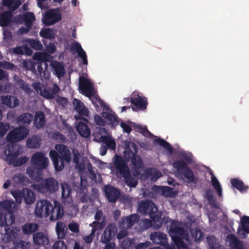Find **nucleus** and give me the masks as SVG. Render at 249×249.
Segmentation results:
<instances>
[{
    "label": "nucleus",
    "mask_w": 249,
    "mask_h": 249,
    "mask_svg": "<svg viewBox=\"0 0 249 249\" xmlns=\"http://www.w3.org/2000/svg\"><path fill=\"white\" fill-rule=\"evenodd\" d=\"M94 118L96 124L100 126H104L105 125L106 121L100 115L96 114L94 116Z\"/></svg>",
    "instance_id": "60"
},
{
    "label": "nucleus",
    "mask_w": 249,
    "mask_h": 249,
    "mask_svg": "<svg viewBox=\"0 0 249 249\" xmlns=\"http://www.w3.org/2000/svg\"><path fill=\"white\" fill-rule=\"evenodd\" d=\"M54 205H52L50 209V220L55 221L61 219L64 215V212L63 206L57 201L54 200Z\"/></svg>",
    "instance_id": "14"
},
{
    "label": "nucleus",
    "mask_w": 249,
    "mask_h": 249,
    "mask_svg": "<svg viewBox=\"0 0 249 249\" xmlns=\"http://www.w3.org/2000/svg\"><path fill=\"white\" fill-rule=\"evenodd\" d=\"M190 232L192 237L195 238L196 240H200L202 236L201 231L197 228L195 229H191Z\"/></svg>",
    "instance_id": "54"
},
{
    "label": "nucleus",
    "mask_w": 249,
    "mask_h": 249,
    "mask_svg": "<svg viewBox=\"0 0 249 249\" xmlns=\"http://www.w3.org/2000/svg\"><path fill=\"white\" fill-rule=\"evenodd\" d=\"M173 166L176 169L177 173L181 179L188 183L196 184L198 178L196 177L193 171L182 160H177L173 162Z\"/></svg>",
    "instance_id": "4"
},
{
    "label": "nucleus",
    "mask_w": 249,
    "mask_h": 249,
    "mask_svg": "<svg viewBox=\"0 0 249 249\" xmlns=\"http://www.w3.org/2000/svg\"><path fill=\"white\" fill-rule=\"evenodd\" d=\"M46 123L44 113L41 111L35 113L34 120V125L38 129L43 127Z\"/></svg>",
    "instance_id": "24"
},
{
    "label": "nucleus",
    "mask_w": 249,
    "mask_h": 249,
    "mask_svg": "<svg viewBox=\"0 0 249 249\" xmlns=\"http://www.w3.org/2000/svg\"><path fill=\"white\" fill-rule=\"evenodd\" d=\"M207 242L211 249H219L220 245L214 236H209L207 237Z\"/></svg>",
    "instance_id": "46"
},
{
    "label": "nucleus",
    "mask_w": 249,
    "mask_h": 249,
    "mask_svg": "<svg viewBox=\"0 0 249 249\" xmlns=\"http://www.w3.org/2000/svg\"><path fill=\"white\" fill-rule=\"evenodd\" d=\"M141 134L145 137L149 139H152L154 137H156L152 134L148 129L146 125H141Z\"/></svg>",
    "instance_id": "53"
},
{
    "label": "nucleus",
    "mask_w": 249,
    "mask_h": 249,
    "mask_svg": "<svg viewBox=\"0 0 249 249\" xmlns=\"http://www.w3.org/2000/svg\"><path fill=\"white\" fill-rule=\"evenodd\" d=\"M33 188L41 193H53L58 189V182L53 178H48L32 185Z\"/></svg>",
    "instance_id": "6"
},
{
    "label": "nucleus",
    "mask_w": 249,
    "mask_h": 249,
    "mask_svg": "<svg viewBox=\"0 0 249 249\" xmlns=\"http://www.w3.org/2000/svg\"><path fill=\"white\" fill-rule=\"evenodd\" d=\"M66 226L65 223L61 221H58L56 225V231L58 239H63L66 235Z\"/></svg>",
    "instance_id": "35"
},
{
    "label": "nucleus",
    "mask_w": 249,
    "mask_h": 249,
    "mask_svg": "<svg viewBox=\"0 0 249 249\" xmlns=\"http://www.w3.org/2000/svg\"><path fill=\"white\" fill-rule=\"evenodd\" d=\"M102 116L105 119L106 123L112 127L115 128L119 124V118L112 110H111V112L103 111Z\"/></svg>",
    "instance_id": "16"
},
{
    "label": "nucleus",
    "mask_w": 249,
    "mask_h": 249,
    "mask_svg": "<svg viewBox=\"0 0 249 249\" xmlns=\"http://www.w3.org/2000/svg\"><path fill=\"white\" fill-rule=\"evenodd\" d=\"M0 101L2 104L9 108H14L19 104V100L17 97L11 95L2 96Z\"/></svg>",
    "instance_id": "22"
},
{
    "label": "nucleus",
    "mask_w": 249,
    "mask_h": 249,
    "mask_svg": "<svg viewBox=\"0 0 249 249\" xmlns=\"http://www.w3.org/2000/svg\"><path fill=\"white\" fill-rule=\"evenodd\" d=\"M146 174L148 177L150 178V179L154 182L161 176V172L156 169H147L146 171Z\"/></svg>",
    "instance_id": "41"
},
{
    "label": "nucleus",
    "mask_w": 249,
    "mask_h": 249,
    "mask_svg": "<svg viewBox=\"0 0 249 249\" xmlns=\"http://www.w3.org/2000/svg\"><path fill=\"white\" fill-rule=\"evenodd\" d=\"M104 225V222L102 221L101 222H99L97 221H93L91 224H89L90 227H92V229H95V231L97 229H101L103 228Z\"/></svg>",
    "instance_id": "59"
},
{
    "label": "nucleus",
    "mask_w": 249,
    "mask_h": 249,
    "mask_svg": "<svg viewBox=\"0 0 249 249\" xmlns=\"http://www.w3.org/2000/svg\"><path fill=\"white\" fill-rule=\"evenodd\" d=\"M31 161L35 166L34 167L38 169H45L49 164V160L45 157L43 152H39L35 153L32 157Z\"/></svg>",
    "instance_id": "10"
},
{
    "label": "nucleus",
    "mask_w": 249,
    "mask_h": 249,
    "mask_svg": "<svg viewBox=\"0 0 249 249\" xmlns=\"http://www.w3.org/2000/svg\"><path fill=\"white\" fill-rule=\"evenodd\" d=\"M31 244L29 242L21 240L15 244V249H29Z\"/></svg>",
    "instance_id": "49"
},
{
    "label": "nucleus",
    "mask_w": 249,
    "mask_h": 249,
    "mask_svg": "<svg viewBox=\"0 0 249 249\" xmlns=\"http://www.w3.org/2000/svg\"><path fill=\"white\" fill-rule=\"evenodd\" d=\"M21 20L26 27H32L33 21L35 19L33 13L28 12L23 14L20 17Z\"/></svg>",
    "instance_id": "30"
},
{
    "label": "nucleus",
    "mask_w": 249,
    "mask_h": 249,
    "mask_svg": "<svg viewBox=\"0 0 249 249\" xmlns=\"http://www.w3.org/2000/svg\"><path fill=\"white\" fill-rule=\"evenodd\" d=\"M12 52L16 55H22L23 54V46H17L12 49Z\"/></svg>",
    "instance_id": "64"
},
{
    "label": "nucleus",
    "mask_w": 249,
    "mask_h": 249,
    "mask_svg": "<svg viewBox=\"0 0 249 249\" xmlns=\"http://www.w3.org/2000/svg\"><path fill=\"white\" fill-rule=\"evenodd\" d=\"M141 208H144L148 211L149 216L153 221H159L160 217L158 215L157 206L151 200L141 201Z\"/></svg>",
    "instance_id": "12"
},
{
    "label": "nucleus",
    "mask_w": 249,
    "mask_h": 249,
    "mask_svg": "<svg viewBox=\"0 0 249 249\" xmlns=\"http://www.w3.org/2000/svg\"><path fill=\"white\" fill-rule=\"evenodd\" d=\"M52 204L47 199H41L36 204L35 214L38 218L47 217L50 214Z\"/></svg>",
    "instance_id": "7"
},
{
    "label": "nucleus",
    "mask_w": 249,
    "mask_h": 249,
    "mask_svg": "<svg viewBox=\"0 0 249 249\" xmlns=\"http://www.w3.org/2000/svg\"><path fill=\"white\" fill-rule=\"evenodd\" d=\"M62 188V198L66 199L69 197L71 193V187L66 183L61 184Z\"/></svg>",
    "instance_id": "45"
},
{
    "label": "nucleus",
    "mask_w": 249,
    "mask_h": 249,
    "mask_svg": "<svg viewBox=\"0 0 249 249\" xmlns=\"http://www.w3.org/2000/svg\"><path fill=\"white\" fill-rule=\"evenodd\" d=\"M73 104L75 106V110L80 115L87 116L89 114L88 109L84 105L83 103L79 100L75 99L73 100Z\"/></svg>",
    "instance_id": "29"
},
{
    "label": "nucleus",
    "mask_w": 249,
    "mask_h": 249,
    "mask_svg": "<svg viewBox=\"0 0 249 249\" xmlns=\"http://www.w3.org/2000/svg\"><path fill=\"white\" fill-rule=\"evenodd\" d=\"M26 144L27 147L31 148H36L39 146L40 143L37 138L33 137L27 140Z\"/></svg>",
    "instance_id": "48"
},
{
    "label": "nucleus",
    "mask_w": 249,
    "mask_h": 249,
    "mask_svg": "<svg viewBox=\"0 0 249 249\" xmlns=\"http://www.w3.org/2000/svg\"><path fill=\"white\" fill-rule=\"evenodd\" d=\"M55 149L52 150L49 155L53 162L55 170L57 171H62L64 168V161L69 163L71 161V153L68 147L62 144H56Z\"/></svg>",
    "instance_id": "2"
},
{
    "label": "nucleus",
    "mask_w": 249,
    "mask_h": 249,
    "mask_svg": "<svg viewBox=\"0 0 249 249\" xmlns=\"http://www.w3.org/2000/svg\"><path fill=\"white\" fill-rule=\"evenodd\" d=\"M117 231V226L114 223H110L105 229L101 237V242L106 244L104 249H118L115 243L111 242L115 239Z\"/></svg>",
    "instance_id": "5"
},
{
    "label": "nucleus",
    "mask_w": 249,
    "mask_h": 249,
    "mask_svg": "<svg viewBox=\"0 0 249 249\" xmlns=\"http://www.w3.org/2000/svg\"><path fill=\"white\" fill-rule=\"evenodd\" d=\"M39 225L36 223L27 222L21 227L22 233L25 235L29 236L36 232L38 230Z\"/></svg>",
    "instance_id": "19"
},
{
    "label": "nucleus",
    "mask_w": 249,
    "mask_h": 249,
    "mask_svg": "<svg viewBox=\"0 0 249 249\" xmlns=\"http://www.w3.org/2000/svg\"><path fill=\"white\" fill-rule=\"evenodd\" d=\"M41 170L36 167H29L27 169L26 173L32 179L38 183L43 179L42 178Z\"/></svg>",
    "instance_id": "25"
},
{
    "label": "nucleus",
    "mask_w": 249,
    "mask_h": 249,
    "mask_svg": "<svg viewBox=\"0 0 249 249\" xmlns=\"http://www.w3.org/2000/svg\"><path fill=\"white\" fill-rule=\"evenodd\" d=\"M33 241L35 245L45 246L49 244L48 237L42 232H36L33 234Z\"/></svg>",
    "instance_id": "18"
},
{
    "label": "nucleus",
    "mask_w": 249,
    "mask_h": 249,
    "mask_svg": "<svg viewBox=\"0 0 249 249\" xmlns=\"http://www.w3.org/2000/svg\"><path fill=\"white\" fill-rule=\"evenodd\" d=\"M150 239L156 244L165 246L167 243L168 238L166 234L155 231L151 233Z\"/></svg>",
    "instance_id": "17"
},
{
    "label": "nucleus",
    "mask_w": 249,
    "mask_h": 249,
    "mask_svg": "<svg viewBox=\"0 0 249 249\" xmlns=\"http://www.w3.org/2000/svg\"><path fill=\"white\" fill-rule=\"evenodd\" d=\"M230 182L231 185L240 192H246L249 188L248 186L245 185L244 182L241 180L237 178H232L231 179Z\"/></svg>",
    "instance_id": "32"
},
{
    "label": "nucleus",
    "mask_w": 249,
    "mask_h": 249,
    "mask_svg": "<svg viewBox=\"0 0 249 249\" xmlns=\"http://www.w3.org/2000/svg\"><path fill=\"white\" fill-rule=\"evenodd\" d=\"M173 189L171 187H162L161 195L165 196H170L173 193Z\"/></svg>",
    "instance_id": "56"
},
{
    "label": "nucleus",
    "mask_w": 249,
    "mask_h": 249,
    "mask_svg": "<svg viewBox=\"0 0 249 249\" xmlns=\"http://www.w3.org/2000/svg\"><path fill=\"white\" fill-rule=\"evenodd\" d=\"M141 148L145 150L151 151L153 149V145L149 142H141Z\"/></svg>",
    "instance_id": "62"
},
{
    "label": "nucleus",
    "mask_w": 249,
    "mask_h": 249,
    "mask_svg": "<svg viewBox=\"0 0 249 249\" xmlns=\"http://www.w3.org/2000/svg\"><path fill=\"white\" fill-rule=\"evenodd\" d=\"M211 175V182L212 186L213 187L214 189L216 190L217 194L218 196L221 197L222 196V187L218 181L217 178L215 177V176L213 174V173H210Z\"/></svg>",
    "instance_id": "38"
},
{
    "label": "nucleus",
    "mask_w": 249,
    "mask_h": 249,
    "mask_svg": "<svg viewBox=\"0 0 249 249\" xmlns=\"http://www.w3.org/2000/svg\"><path fill=\"white\" fill-rule=\"evenodd\" d=\"M76 129L79 134L84 138H88L90 135V130L88 125L80 122L77 124Z\"/></svg>",
    "instance_id": "28"
},
{
    "label": "nucleus",
    "mask_w": 249,
    "mask_h": 249,
    "mask_svg": "<svg viewBox=\"0 0 249 249\" xmlns=\"http://www.w3.org/2000/svg\"><path fill=\"white\" fill-rule=\"evenodd\" d=\"M12 18V11L10 10L5 11L0 14V26L6 27L10 25Z\"/></svg>",
    "instance_id": "27"
},
{
    "label": "nucleus",
    "mask_w": 249,
    "mask_h": 249,
    "mask_svg": "<svg viewBox=\"0 0 249 249\" xmlns=\"http://www.w3.org/2000/svg\"><path fill=\"white\" fill-rule=\"evenodd\" d=\"M138 148L134 143L128 145L124 151V160L119 155H115L113 159V164L116 175H120L124 178L125 183L130 187H135L138 182L132 178L126 161H130L134 169V174L140 175V157L137 155Z\"/></svg>",
    "instance_id": "1"
},
{
    "label": "nucleus",
    "mask_w": 249,
    "mask_h": 249,
    "mask_svg": "<svg viewBox=\"0 0 249 249\" xmlns=\"http://www.w3.org/2000/svg\"><path fill=\"white\" fill-rule=\"evenodd\" d=\"M53 249H68L64 241L59 240L56 241L53 246Z\"/></svg>",
    "instance_id": "55"
},
{
    "label": "nucleus",
    "mask_w": 249,
    "mask_h": 249,
    "mask_svg": "<svg viewBox=\"0 0 249 249\" xmlns=\"http://www.w3.org/2000/svg\"><path fill=\"white\" fill-rule=\"evenodd\" d=\"M15 220L14 212L4 213L3 212L0 211V227L11 225L14 223Z\"/></svg>",
    "instance_id": "21"
},
{
    "label": "nucleus",
    "mask_w": 249,
    "mask_h": 249,
    "mask_svg": "<svg viewBox=\"0 0 249 249\" xmlns=\"http://www.w3.org/2000/svg\"><path fill=\"white\" fill-rule=\"evenodd\" d=\"M95 230L92 229L91 233L89 235L83 237V239L87 244L91 243L95 236Z\"/></svg>",
    "instance_id": "57"
},
{
    "label": "nucleus",
    "mask_w": 249,
    "mask_h": 249,
    "mask_svg": "<svg viewBox=\"0 0 249 249\" xmlns=\"http://www.w3.org/2000/svg\"><path fill=\"white\" fill-rule=\"evenodd\" d=\"M139 220L138 214H132L122 218L119 222L120 229H129L132 227Z\"/></svg>",
    "instance_id": "13"
},
{
    "label": "nucleus",
    "mask_w": 249,
    "mask_h": 249,
    "mask_svg": "<svg viewBox=\"0 0 249 249\" xmlns=\"http://www.w3.org/2000/svg\"><path fill=\"white\" fill-rule=\"evenodd\" d=\"M206 196L207 199L209 201V204L213 207L215 208H218V204L216 201V198L213 196V192L209 189L206 192Z\"/></svg>",
    "instance_id": "40"
},
{
    "label": "nucleus",
    "mask_w": 249,
    "mask_h": 249,
    "mask_svg": "<svg viewBox=\"0 0 249 249\" xmlns=\"http://www.w3.org/2000/svg\"><path fill=\"white\" fill-rule=\"evenodd\" d=\"M19 154V150L18 149L14 151H12L11 149H9L8 150V154L7 155L6 158L8 163L14 165Z\"/></svg>",
    "instance_id": "37"
},
{
    "label": "nucleus",
    "mask_w": 249,
    "mask_h": 249,
    "mask_svg": "<svg viewBox=\"0 0 249 249\" xmlns=\"http://www.w3.org/2000/svg\"><path fill=\"white\" fill-rule=\"evenodd\" d=\"M33 119V115L29 113H24L17 118V122L20 124L28 125Z\"/></svg>",
    "instance_id": "33"
},
{
    "label": "nucleus",
    "mask_w": 249,
    "mask_h": 249,
    "mask_svg": "<svg viewBox=\"0 0 249 249\" xmlns=\"http://www.w3.org/2000/svg\"><path fill=\"white\" fill-rule=\"evenodd\" d=\"M24 198L26 203L31 204L34 203L36 199L35 194L30 189H26L23 191Z\"/></svg>",
    "instance_id": "34"
},
{
    "label": "nucleus",
    "mask_w": 249,
    "mask_h": 249,
    "mask_svg": "<svg viewBox=\"0 0 249 249\" xmlns=\"http://www.w3.org/2000/svg\"><path fill=\"white\" fill-rule=\"evenodd\" d=\"M61 15L56 9L48 10L42 18V22L46 26L53 25L61 20Z\"/></svg>",
    "instance_id": "9"
},
{
    "label": "nucleus",
    "mask_w": 249,
    "mask_h": 249,
    "mask_svg": "<svg viewBox=\"0 0 249 249\" xmlns=\"http://www.w3.org/2000/svg\"><path fill=\"white\" fill-rule=\"evenodd\" d=\"M59 90V87L56 84H54L52 88L44 89L42 95L47 99H53Z\"/></svg>",
    "instance_id": "26"
},
{
    "label": "nucleus",
    "mask_w": 249,
    "mask_h": 249,
    "mask_svg": "<svg viewBox=\"0 0 249 249\" xmlns=\"http://www.w3.org/2000/svg\"><path fill=\"white\" fill-rule=\"evenodd\" d=\"M18 86L22 90H24L27 92H30L31 91V88L30 86L23 80L19 79L18 80L17 82Z\"/></svg>",
    "instance_id": "52"
},
{
    "label": "nucleus",
    "mask_w": 249,
    "mask_h": 249,
    "mask_svg": "<svg viewBox=\"0 0 249 249\" xmlns=\"http://www.w3.org/2000/svg\"><path fill=\"white\" fill-rule=\"evenodd\" d=\"M53 136L55 139L59 140L62 142H66L67 138L64 135L59 132L54 133Z\"/></svg>",
    "instance_id": "61"
},
{
    "label": "nucleus",
    "mask_w": 249,
    "mask_h": 249,
    "mask_svg": "<svg viewBox=\"0 0 249 249\" xmlns=\"http://www.w3.org/2000/svg\"><path fill=\"white\" fill-rule=\"evenodd\" d=\"M27 43L31 48L35 50H42V45L37 39H29L27 40Z\"/></svg>",
    "instance_id": "43"
},
{
    "label": "nucleus",
    "mask_w": 249,
    "mask_h": 249,
    "mask_svg": "<svg viewBox=\"0 0 249 249\" xmlns=\"http://www.w3.org/2000/svg\"><path fill=\"white\" fill-rule=\"evenodd\" d=\"M153 142L154 144L162 146L170 153L171 154L173 152V149L171 144L165 140L160 138H158L155 139Z\"/></svg>",
    "instance_id": "31"
},
{
    "label": "nucleus",
    "mask_w": 249,
    "mask_h": 249,
    "mask_svg": "<svg viewBox=\"0 0 249 249\" xmlns=\"http://www.w3.org/2000/svg\"><path fill=\"white\" fill-rule=\"evenodd\" d=\"M169 234L175 245L178 249H184L186 245L183 240L188 241L189 236L188 231L181 226V222L171 219Z\"/></svg>",
    "instance_id": "3"
},
{
    "label": "nucleus",
    "mask_w": 249,
    "mask_h": 249,
    "mask_svg": "<svg viewBox=\"0 0 249 249\" xmlns=\"http://www.w3.org/2000/svg\"><path fill=\"white\" fill-rule=\"evenodd\" d=\"M10 128V124L8 123L0 122V138L3 137Z\"/></svg>",
    "instance_id": "51"
},
{
    "label": "nucleus",
    "mask_w": 249,
    "mask_h": 249,
    "mask_svg": "<svg viewBox=\"0 0 249 249\" xmlns=\"http://www.w3.org/2000/svg\"><path fill=\"white\" fill-rule=\"evenodd\" d=\"M39 35L43 38L47 39H53L54 37L53 31L49 28L41 29L39 33Z\"/></svg>",
    "instance_id": "44"
},
{
    "label": "nucleus",
    "mask_w": 249,
    "mask_h": 249,
    "mask_svg": "<svg viewBox=\"0 0 249 249\" xmlns=\"http://www.w3.org/2000/svg\"><path fill=\"white\" fill-rule=\"evenodd\" d=\"M79 89L80 93L88 97L93 96L94 92L90 81L84 77H80Z\"/></svg>",
    "instance_id": "11"
},
{
    "label": "nucleus",
    "mask_w": 249,
    "mask_h": 249,
    "mask_svg": "<svg viewBox=\"0 0 249 249\" xmlns=\"http://www.w3.org/2000/svg\"><path fill=\"white\" fill-rule=\"evenodd\" d=\"M69 229L72 232L74 233H78L79 232V226L76 222H71L69 224Z\"/></svg>",
    "instance_id": "58"
},
{
    "label": "nucleus",
    "mask_w": 249,
    "mask_h": 249,
    "mask_svg": "<svg viewBox=\"0 0 249 249\" xmlns=\"http://www.w3.org/2000/svg\"><path fill=\"white\" fill-rule=\"evenodd\" d=\"M17 208V205L13 200H5L0 202V211L4 213L14 212Z\"/></svg>",
    "instance_id": "20"
},
{
    "label": "nucleus",
    "mask_w": 249,
    "mask_h": 249,
    "mask_svg": "<svg viewBox=\"0 0 249 249\" xmlns=\"http://www.w3.org/2000/svg\"><path fill=\"white\" fill-rule=\"evenodd\" d=\"M27 161V158L24 156L20 157L18 159H17L16 161L15 162L14 166H20L24 163H25Z\"/></svg>",
    "instance_id": "63"
},
{
    "label": "nucleus",
    "mask_w": 249,
    "mask_h": 249,
    "mask_svg": "<svg viewBox=\"0 0 249 249\" xmlns=\"http://www.w3.org/2000/svg\"><path fill=\"white\" fill-rule=\"evenodd\" d=\"M241 224L244 231L249 234V216L244 215L241 218Z\"/></svg>",
    "instance_id": "47"
},
{
    "label": "nucleus",
    "mask_w": 249,
    "mask_h": 249,
    "mask_svg": "<svg viewBox=\"0 0 249 249\" xmlns=\"http://www.w3.org/2000/svg\"><path fill=\"white\" fill-rule=\"evenodd\" d=\"M16 228L14 229V227L5 228V233L2 238L4 242L8 243L14 241L18 236L17 231H16Z\"/></svg>",
    "instance_id": "23"
},
{
    "label": "nucleus",
    "mask_w": 249,
    "mask_h": 249,
    "mask_svg": "<svg viewBox=\"0 0 249 249\" xmlns=\"http://www.w3.org/2000/svg\"><path fill=\"white\" fill-rule=\"evenodd\" d=\"M104 192L108 202L111 203L115 202L121 195L120 190L111 185L105 186Z\"/></svg>",
    "instance_id": "15"
},
{
    "label": "nucleus",
    "mask_w": 249,
    "mask_h": 249,
    "mask_svg": "<svg viewBox=\"0 0 249 249\" xmlns=\"http://www.w3.org/2000/svg\"><path fill=\"white\" fill-rule=\"evenodd\" d=\"M127 102H131L132 108L133 110H140V96L138 95L137 98L128 97L126 99Z\"/></svg>",
    "instance_id": "42"
},
{
    "label": "nucleus",
    "mask_w": 249,
    "mask_h": 249,
    "mask_svg": "<svg viewBox=\"0 0 249 249\" xmlns=\"http://www.w3.org/2000/svg\"><path fill=\"white\" fill-rule=\"evenodd\" d=\"M28 133V129L24 127H16L7 134L6 141L12 143L18 142L24 139Z\"/></svg>",
    "instance_id": "8"
},
{
    "label": "nucleus",
    "mask_w": 249,
    "mask_h": 249,
    "mask_svg": "<svg viewBox=\"0 0 249 249\" xmlns=\"http://www.w3.org/2000/svg\"><path fill=\"white\" fill-rule=\"evenodd\" d=\"M101 141L106 144V147L112 150L116 148V142L114 139L107 136H101Z\"/></svg>",
    "instance_id": "36"
},
{
    "label": "nucleus",
    "mask_w": 249,
    "mask_h": 249,
    "mask_svg": "<svg viewBox=\"0 0 249 249\" xmlns=\"http://www.w3.org/2000/svg\"><path fill=\"white\" fill-rule=\"evenodd\" d=\"M53 67L58 78H60L64 75L65 73V68L62 63L59 62H55L53 65Z\"/></svg>",
    "instance_id": "39"
},
{
    "label": "nucleus",
    "mask_w": 249,
    "mask_h": 249,
    "mask_svg": "<svg viewBox=\"0 0 249 249\" xmlns=\"http://www.w3.org/2000/svg\"><path fill=\"white\" fill-rule=\"evenodd\" d=\"M231 242L234 244V249H244L242 245H240V241L236 238V237L233 234H230L228 236Z\"/></svg>",
    "instance_id": "50"
}]
</instances>
